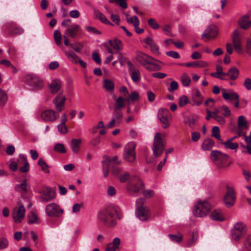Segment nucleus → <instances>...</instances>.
Segmentation results:
<instances>
[{
	"mask_svg": "<svg viewBox=\"0 0 251 251\" xmlns=\"http://www.w3.org/2000/svg\"><path fill=\"white\" fill-rule=\"evenodd\" d=\"M116 210L112 206H108L100 212L98 218L105 226H113L116 224Z\"/></svg>",
	"mask_w": 251,
	"mask_h": 251,
	"instance_id": "1",
	"label": "nucleus"
},
{
	"mask_svg": "<svg viewBox=\"0 0 251 251\" xmlns=\"http://www.w3.org/2000/svg\"><path fill=\"white\" fill-rule=\"evenodd\" d=\"M136 183L133 182L128 183L127 186V189L128 192L131 195H135L140 191L143 190L142 193L146 198H151L154 195V192L153 190H143L144 189V184L139 178H136Z\"/></svg>",
	"mask_w": 251,
	"mask_h": 251,
	"instance_id": "2",
	"label": "nucleus"
},
{
	"mask_svg": "<svg viewBox=\"0 0 251 251\" xmlns=\"http://www.w3.org/2000/svg\"><path fill=\"white\" fill-rule=\"evenodd\" d=\"M210 158L213 162L219 168H226L230 165V163L228 161L229 155L219 151H212L210 153Z\"/></svg>",
	"mask_w": 251,
	"mask_h": 251,
	"instance_id": "3",
	"label": "nucleus"
},
{
	"mask_svg": "<svg viewBox=\"0 0 251 251\" xmlns=\"http://www.w3.org/2000/svg\"><path fill=\"white\" fill-rule=\"evenodd\" d=\"M61 25L66 28L64 35L69 37L75 38L78 35L80 26L77 24H72L71 19H67L63 20Z\"/></svg>",
	"mask_w": 251,
	"mask_h": 251,
	"instance_id": "4",
	"label": "nucleus"
},
{
	"mask_svg": "<svg viewBox=\"0 0 251 251\" xmlns=\"http://www.w3.org/2000/svg\"><path fill=\"white\" fill-rule=\"evenodd\" d=\"M211 208V204L208 201H199L195 206L193 212L195 216L203 217L209 213Z\"/></svg>",
	"mask_w": 251,
	"mask_h": 251,
	"instance_id": "5",
	"label": "nucleus"
},
{
	"mask_svg": "<svg viewBox=\"0 0 251 251\" xmlns=\"http://www.w3.org/2000/svg\"><path fill=\"white\" fill-rule=\"evenodd\" d=\"M248 227L246 224L243 222L236 223L231 229V236L232 240L237 241L241 239L246 234Z\"/></svg>",
	"mask_w": 251,
	"mask_h": 251,
	"instance_id": "6",
	"label": "nucleus"
},
{
	"mask_svg": "<svg viewBox=\"0 0 251 251\" xmlns=\"http://www.w3.org/2000/svg\"><path fill=\"white\" fill-rule=\"evenodd\" d=\"M118 156H115L112 158L108 155H104L102 161V172L104 177H107L109 175L110 166L121 163V161L118 160Z\"/></svg>",
	"mask_w": 251,
	"mask_h": 251,
	"instance_id": "7",
	"label": "nucleus"
},
{
	"mask_svg": "<svg viewBox=\"0 0 251 251\" xmlns=\"http://www.w3.org/2000/svg\"><path fill=\"white\" fill-rule=\"evenodd\" d=\"M165 146V143L163 141L160 133L155 134L154 138V144L152 151L154 155L158 157L163 153Z\"/></svg>",
	"mask_w": 251,
	"mask_h": 251,
	"instance_id": "8",
	"label": "nucleus"
},
{
	"mask_svg": "<svg viewBox=\"0 0 251 251\" xmlns=\"http://www.w3.org/2000/svg\"><path fill=\"white\" fill-rule=\"evenodd\" d=\"M135 148L133 142H129L125 146L123 156L126 161L132 163L135 161L136 156Z\"/></svg>",
	"mask_w": 251,
	"mask_h": 251,
	"instance_id": "9",
	"label": "nucleus"
},
{
	"mask_svg": "<svg viewBox=\"0 0 251 251\" xmlns=\"http://www.w3.org/2000/svg\"><path fill=\"white\" fill-rule=\"evenodd\" d=\"M158 118L161 123L163 128H168L171 124V115L169 110L166 108H160L158 112Z\"/></svg>",
	"mask_w": 251,
	"mask_h": 251,
	"instance_id": "10",
	"label": "nucleus"
},
{
	"mask_svg": "<svg viewBox=\"0 0 251 251\" xmlns=\"http://www.w3.org/2000/svg\"><path fill=\"white\" fill-rule=\"evenodd\" d=\"M63 212V210L61 209L56 203H50L48 204L46 207V214L50 217H59L62 215Z\"/></svg>",
	"mask_w": 251,
	"mask_h": 251,
	"instance_id": "11",
	"label": "nucleus"
},
{
	"mask_svg": "<svg viewBox=\"0 0 251 251\" xmlns=\"http://www.w3.org/2000/svg\"><path fill=\"white\" fill-rule=\"evenodd\" d=\"M232 41L235 50L239 54H242L243 51L241 45L242 37L241 33L237 29L234 30L232 33Z\"/></svg>",
	"mask_w": 251,
	"mask_h": 251,
	"instance_id": "12",
	"label": "nucleus"
},
{
	"mask_svg": "<svg viewBox=\"0 0 251 251\" xmlns=\"http://www.w3.org/2000/svg\"><path fill=\"white\" fill-rule=\"evenodd\" d=\"M26 80L34 90H38L43 87L44 83L43 80L36 75H27L26 76Z\"/></svg>",
	"mask_w": 251,
	"mask_h": 251,
	"instance_id": "13",
	"label": "nucleus"
},
{
	"mask_svg": "<svg viewBox=\"0 0 251 251\" xmlns=\"http://www.w3.org/2000/svg\"><path fill=\"white\" fill-rule=\"evenodd\" d=\"M236 199L235 193L234 190L230 187H226V192L224 197V202L226 207L232 206Z\"/></svg>",
	"mask_w": 251,
	"mask_h": 251,
	"instance_id": "14",
	"label": "nucleus"
},
{
	"mask_svg": "<svg viewBox=\"0 0 251 251\" xmlns=\"http://www.w3.org/2000/svg\"><path fill=\"white\" fill-rule=\"evenodd\" d=\"M58 117V113L51 109L45 110L41 114L42 119L46 122H53Z\"/></svg>",
	"mask_w": 251,
	"mask_h": 251,
	"instance_id": "15",
	"label": "nucleus"
},
{
	"mask_svg": "<svg viewBox=\"0 0 251 251\" xmlns=\"http://www.w3.org/2000/svg\"><path fill=\"white\" fill-rule=\"evenodd\" d=\"M66 98L62 93L58 94L52 100L57 113L61 112L64 109Z\"/></svg>",
	"mask_w": 251,
	"mask_h": 251,
	"instance_id": "16",
	"label": "nucleus"
},
{
	"mask_svg": "<svg viewBox=\"0 0 251 251\" xmlns=\"http://www.w3.org/2000/svg\"><path fill=\"white\" fill-rule=\"evenodd\" d=\"M218 34V27L215 25H210L209 26L205 31L202 34L201 38L202 39L205 38L207 41L210 38H215Z\"/></svg>",
	"mask_w": 251,
	"mask_h": 251,
	"instance_id": "17",
	"label": "nucleus"
},
{
	"mask_svg": "<svg viewBox=\"0 0 251 251\" xmlns=\"http://www.w3.org/2000/svg\"><path fill=\"white\" fill-rule=\"evenodd\" d=\"M137 60L138 62L144 67L148 63L151 61H158L152 57L148 55L147 54L143 52H138L136 56Z\"/></svg>",
	"mask_w": 251,
	"mask_h": 251,
	"instance_id": "18",
	"label": "nucleus"
},
{
	"mask_svg": "<svg viewBox=\"0 0 251 251\" xmlns=\"http://www.w3.org/2000/svg\"><path fill=\"white\" fill-rule=\"evenodd\" d=\"M221 92L223 98L226 100L233 101L235 100L239 99L238 94L236 92H234L232 89L223 88L221 90Z\"/></svg>",
	"mask_w": 251,
	"mask_h": 251,
	"instance_id": "19",
	"label": "nucleus"
},
{
	"mask_svg": "<svg viewBox=\"0 0 251 251\" xmlns=\"http://www.w3.org/2000/svg\"><path fill=\"white\" fill-rule=\"evenodd\" d=\"M128 65L129 67L128 71L131 78L132 80L134 82H137L141 79V73L139 69L132 68V63L130 61H128L127 62Z\"/></svg>",
	"mask_w": 251,
	"mask_h": 251,
	"instance_id": "20",
	"label": "nucleus"
},
{
	"mask_svg": "<svg viewBox=\"0 0 251 251\" xmlns=\"http://www.w3.org/2000/svg\"><path fill=\"white\" fill-rule=\"evenodd\" d=\"M25 209L24 206L20 205L17 208L14 209V211L13 212V218L15 220V222L16 223H19L21 222L22 219H23L25 217Z\"/></svg>",
	"mask_w": 251,
	"mask_h": 251,
	"instance_id": "21",
	"label": "nucleus"
},
{
	"mask_svg": "<svg viewBox=\"0 0 251 251\" xmlns=\"http://www.w3.org/2000/svg\"><path fill=\"white\" fill-rule=\"evenodd\" d=\"M9 35H17L22 34L24 30L18 26L14 22H10L6 24Z\"/></svg>",
	"mask_w": 251,
	"mask_h": 251,
	"instance_id": "22",
	"label": "nucleus"
},
{
	"mask_svg": "<svg viewBox=\"0 0 251 251\" xmlns=\"http://www.w3.org/2000/svg\"><path fill=\"white\" fill-rule=\"evenodd\" d=\"M143 42L150 46V50L153 54L156 55L160 54L159 48L151 38L148 37L144 39Z\"/></svg>",
	"mask_w": 251,
	"mask_h": 251,
	"instance_id": "23",
	"label": "nucleus"
},
{
	"mask_svg": "<svg viewBox=\"0 0 251 251\" xmlns=\"http://www.w3.org/2000/svg\"><path fill=\"white\" fill-rule=\"evenodd\" d=\"M19 165L23 164V166L20 167L19 171L22 173H26L29 170V164L28 162L26 157L24 154H20L19 155V160H18Z\"/></svg>",
	"mask_w": 251,
	"mask_h": 251,
	"instance_id": "24",
	"label": "nucleus"
},
{
	"mask_svg": "<svg viewBox=\"0 0 251 251\" xmlns=\"http://www.w3.org/2000/svg\"><path fill=\"white\" fill-rule=\"evenodd\" d=\"M137 215L138 218L142 221L147 220L150 217V211L146 206H140L137 209Z\"/></svg>",
	"mask_w": 251,
	"mask_h": 251,
	"instance_id": "25",
	"label": "nucleus"
},
{
	"mask_svg": "<svg viewBox=\"0 0 251 251\" xmlns=\"http://www.w3.org/2000/svg\"><path fill=\"white\" fill-rule=\"evenodd\" d=\"M239 74V70L235 67H232L229 69L228 72L224 75H226L230 80L234 81L238 78Z\"/></svg>",
	"mask_w": 251,
	"mask_h": 251,
	"instance_id": "26",
	"label": "nucleus"
},
{
	"mask_svg": "<svg viewBox=\"0 0 251 251\" xmlns=\"http://www.w3.org/2000/svg\"><path fill=\"white\" fill-rule=\"evenodd\" d=\"M121 240L118 237L113 239L112 242L106 245L105 251H116L119 248L120 245Z\"/></svg>",
	"mask_w": 251,
	"mask_h": 251,
	"instance_id": "27",
	"label": "nucleus"
},
{
	"mask_svg": "<svg viewBox=\"0 0 251 251\" xmlns=\"http://www.w3.org/2000/svg\"><path fill=\"white\" fill-rule=\"evenodd\" d=\"M49 87L52 94H56L61 89V82L58 79L53 80Z\"/></svg>",
	"mask_w": 251,
	"mask_h": 251,
	"instance_id": "28",
	"label": "nucleus"
},
{
	"mask_svg": "<svg viewBox=\"0 0 251 251\" xmlns=\"http://www.w3.org/2000/svg\"><path fill=\"white\" fill-rule=\"evenodd\" d=\"M192 102L191 104L193 105H196L197 106H199L202 103L203 98L201 95L200 91L198 90H196L195 93L192 95Z\"/></svg>",
	"mask_w": 251,
	"mask_h": 251,
	"instance_id": "29",
	"label": "nucleus"
},
{
	"mask_svg": "<svg viewBox=\"0 0 251 251\" xmlns=\"http://www.w3.org/2000/svg\"><path fill=\"white\" fill-rule=\"evenodd\" d=\"M250 15L247 14L244 15L239 21V24L241 28L244 29H247L251 26V21H249Z\"/></svg>",
	"mask_w": 251,
	"mask_h": 251,
	"instance_id": "30",
	"label": "nucleus"
},
{
	"mask_svg": "<svg viewBox=\"0 0 251 251\" xmlns=\"http://www.w3.org/2000/svg\"><path fill=\"white\" fill-rule=\"evenodd\" d=\"M129 99H124L122 97H119L114 104V109L121 110L125 106V101H128Z\"/></svg>",
	"mask_w": 251,
	"mask_h": 251,
	"instance_id": "31",
	"label": "nucleus"
},
{
	"mask_svg": "<svg viewBox=\"0 0 251 251\" xmlns=\"http://www.w3.org/2000/svg\"><path fill=\"white\" fill-rule=\"evenodd\" d=\"M82 140L81 139H72L71 142V148L74 153H76L79 152Z\"/></svg>",
	"mask_w": 251,
	"mask_h": 251,
	"instance_id": "32",
	"label": "nucleus"
},
{
	"mask_svg": "<svg viewBox=\"0 0 251 251\" xmlns=\"http://www.w3.org/2000/svg\"><path fill=\"white\" fill-rule=\"evenodd\" d=\"M109 42L110 46L114 50H116L117 52L120 51L123 49V44L120 40L114 39L109 40Z\"/></svg>",
	"mask_w": 251,
	"mask_h": 251,
	"instance_id": "33",
	"label": "nucleus"
},
{
	"mask_svg": "<svg viewBox=\"0 0 251 251\" xmlns=\"http://www.w3.org/2000/svg\"><path fill=\"white\" fill-rule=\"evenodd\" d=\"M208 64L207 62L203 60L193 61L186 63V67L194 68H204L208 66Z\"/></svg>",
	"mask_w": 251,
	"mask_h": 251,
	"instance_id": "34",
	"label": "nucleus"
},
{
	"mask_svg": "<svg viewBox=\"0 0 251 251\" xmlns=\"http://www.w3.org/2000/svg\"><path fill=\"white\" fill-rule=\"evenodd\" d=\"M210 218L214 221H223L225 220L224 216L220 210H213L210 214Z\"/></svg>",
	"mask_w": 251,
	"mask_h": 251,
	"instance_id": "35",
	"label": "nucleus"
},
{
	"mask_svg": "<svg viewBox=\"0 0 251 251\" xmlns=\"http://www.w3.org/2000/svg\"><path fill=\"white\" fill-rule=\"evenodd\" d=\"M215 145L214 141L210 138L205 139L202 145L201 149L203 151H209Z\"/></svg>",
	"mask_w": 251,
	"mask_h": 251,
	"instance_id": "36",
	"label": "nucleus"
},
{
	"mask_svg": "<svg viewBox=\"0 0 251 251\" xmlns=\"http://www.w3.org/2000/svg\"><path fill=\"white\" fill-rule=\"evenodd\" d=\"M154 61H150L144 66L145 68L150 72H154L160 70L161 69V66Z\"/></svg>",
	"mask_w": 251,
	"mask_h": 251,
	"instance_id": "37",
	"label": "nucleus"
},
{
	"mask_svg": "<svg viewBox=\"0 0 251 251\" xmlns=\"http://www.w3.org/2000/svg\"><path fill=\"white\" fill-rule=\"evenodd\" d=\"M15 190L22 194H25L27 191L26 180H24L22 183L16 185Z\"/></svg>",
	"mask_w": 251,
	"mask_h": 251,
	"instance_id": "38",
	"label": "nucleus"
},
{
	"mask_svg": "<svg viewBox=\"0 0 251 251\" xmlns=\"http://www.w3.org/2000/svg\"><path fill=\"white\" fill-rule=\"evenodd\" d=\"M198 238V232L197 230H194L192 234V237L188 240L186 243V246L190 247L195 244Z\"/></svg>",
	"mask_w": 251,
	"mask_h": 251,
	"instance_id": "39",
	"label": "nucleus"
},
{
	"mask_svg": "<svg viewBox=\"0 0 251 251\" xmlns=\"http://www.w3.org/2000/svg\"><path fill=\"white\" fill-rule=\"evenodd\" d=\"M123 112L121 110H114L113 111L112 119L117 122V124L119 125L122 121Z\"/></svg>",
	"mask_w": 251,
	"mask_h": 251,
	"instance_id": "40",
	"label": "nucleus"
},
{
	"mask_svg": "<svg viewBox=\"0 0 251 251\" xmlns=\"http://www.w3.org/2000/svg\"><path fill=\"white\" fill-rule=\"evenodd\" d=\"M226 149H229L232 150H236L239 146L237 143H233L231 140L227 139L226 142L222 143Z\"/></svg>",
	"mask_w": 251,
	"mask_h": 251,
	"instance_id": "41",
	"label": "nucleus"
},
{
	"mask_svg": "<svg viewBox=\"0 0 251 251\" xmlns=\"http://www.w3.org/2000/svg\"><path fill=\"white\" fill-rule=\"evenodd\" d=\"M103 87L109 92H112L114 88V82L110 79H105L103 81Z\"/></svg>",
	"mask_w": 251,
	"mask_h": 251,
	"instance_id": "42",
	"label": "nucleus"
},
{
	"mask_svg": "<svg viewBox=\"0 0 251 251\" xmlns=\"http://www.w3.org/2000/svg\"><path fill=\"white\" fill-rule=\"evenodd\" d=\"M238 128H243L245 129H247L248 128V123L243 116H240L238 118Z\"/></svg>",
	"mask_w": 251,
	"mask_h": 251,
	"instance_id": "43",
	"label": "nucleus"
},
{
	"mask_svg": "<svg viewBox=\"0 0 251 251\" xmlns=\"http://www.w3.org/2000/svg\"><path fill=\"white\" fill-rule=\"evenodd\" d=\"M95 13L97 17L99 18L102 23L106 25H113L110 22L108 21L106 16L100 11H96Z\"/></svg>",
	"mask_w": 251,
	"mask_h": 251,
	"instance_id": "44",
	"label": "nucleus"
},
{
	"mask_svg": "<svg viewBox=\"0 0 251 251\" xmlns=\"http://www.w3.org/2000/svg\"><path fill=\"white\" fill-rule=\"evenodd\" d=\"M66 55L74 64H77L79 59L78 56L73 51L70 50L66 53Z\"/></svg>",
	"mask_w": 251,
	"mask_h": 251,
	"instance_id": "45",
	"label": "nucleus"
},
{
	"mask_svg": "<svg viewBox=\"0 0 251 251\" xmlns=\"http://www.w3.org/2000/svg\"><path fill=\"white\" fill-rule=\"evenodd\" d=\"M169 237L172 241L180 243L183 239V235L180 233H178L177 234H169Z\"/></svg>",
	"mask_w": 251,
	"mask_h": 251,
	"instance_id": "46",
	"label": "nucleus"
},
{
	"mask_svg": "<svg viewBox=\"0 0 251 251\" xmlns=\"http://www.w3.org/2000/svg\"><path fill=\"white\" fill-rule=\"evenodd\" d=\"M126 0H109V2L111 3L115 2L122 8L125 9L127 7Z\"/></svg>",
	"mask_w": 251,
	"mask_h": 251,
	"instance_id": "47",
	"label": "nucleus"
},
{
	"mask_svg": "<svg viewBox=\"0 0 251 251\" xmlns=\"http://www.w3.org/2000/svg\"><path fill=\"white\" fill-rule=\"evenodd\" d=\"M50 189H49L47 194L41 197V201L42 202H48L55 198L54 195H50Z\"/></svg>",
	"mask_w": 251,
	"mask_h": 251,
	"instance_id": "48",
	"label": "nucleus"
},
{
	"mask_svg": "<svg viewBox=\"0 0 251 251\" xmlns=\"http://www.w3.org/2000/svg\"><path fill=\"white\" fill-rule=\"evenodd\" d=\"M38 163L41 167V169L43 171L48 174L50 173V171L48 169L49 166L42 158L39 159Z\"/></svg>",
	"mask_w": 251,
	"mask_h": 251,
	"instance_id": "49",
	"label": "nucleus"
},
{
	"mask_svg": "<svg viewBox=\"0 0 251 251\" xmlns=\"http://www.w3.org/2000/svg\"><path fill=\"white\" fill-rule=\"evenodd\" d=\"M54 39L56 44L58 46L60 45L61 43L62 36L60 31L56 30L54 31Z\"/></svg>",
	"mask_w": 251,
	"mask_h": 251,
	"instance_id": "50",
	"label": "nucleus"
},
{
	"mask_svg": "<svg viewBox=\"0 0 251 251\" xmlns=\"http://www.w3.org/2000/svg\"><path fill=\"white\" fill-rule=\"evenodd\" d=\"M181 81L183 86H188L191 82V79L187 74H183L181 77Z\"/></svg>",
	"mask_w": 251,
	"mask_h": 251,
	"instance_id": "51",
	"label": "nucleus"
},
{
	"mask_svg": "<svg viewBox=\"0 0 251 251\" xmlns=\"http://www.w3.org/2000/svg\"><path fill=\"white\" fill-rule=\"evenodd\" d=\"M212 135L217 140L219 141H222L220 133V129L218 126H215L212 128Z\"/></svg>",
	"mask_w": 251,
	"mask_h": 251,
	"instance_id": "52",
	"label": "nucleus"
},
{
	"mask_svg": "<svg viewBox=\"0 0 251 251\" xmlns=\"http://www.w3.org/2000/svg\"><path fill=\"white\" fill-rule=\"evenodd\" d=\"M126 21L128 23L132 24L134 27L138 26L140 24L138 17L134 16L130 18H127Z\"/></svg>",
	"mask_w": 251,
	"mask_h": 251,
	"instance_id": "53",
	"label": "nucleus"
},
{
	"mask_svg": "<svg viewBox=\"0 0 251 251\" xmlns=\"http://www.w3.org/2000/svg\"><path fill=\"white\" fill-rule=\"evenodd\" d=\"M111 172L114 176L119 177L121 175L122 169L117 166L113 165L112 166Z\"/></svg>",
	"mask_w": 251,
	"mask_h": 251,
	"instance_id": "54",
	"label": "nucleus"
},
{
	"mask_svg": "<svg viewBox=\"0 0 251 251\" xmlns=\"http://www.w3.org/2000/svg\"><path fill=\"white\" fill-rule=\"evenodd\" d=\"M189 103L188 97L183 95L179 98L178 104L180 107H183Z\"/></svg>",
	"mask_w": 251,
	"mask_h": 251,
	"instance_id": "55",
	"label": "nucleus"
},
{
	"mask_svg": "<svg viewBox=\"0 0 251 251\" xmlns=\"http://www.w3.org/2000/svg\"><path fill=\"white\" fill-rule=\"evenodd\" d=\"M54 150L55 151L60 153H65L66 152L64 145L61 143L56 144L54 147Z\"/></svg>",
	"mask_w": 251,
	"mask_h": 251,
	"instance_id": "56",
	"label": "nucleus"
},
{
	"mask_svg": "<svg viewBox=\"0 0 251 251\" xmlns=\"http://www.w3.org/2000/svg\"><path fill=\"white\" fill-rule=\"evenodd\" d=\"M149 25L153 29H157L160 26L154 19L151 18L148 20Z\"/></svg>",
	"mask_w": 251,
	"mask_h": 251,
	"instance_id": "57",
	"label": "nucleus"
},
{
	"mask_svg": "<svg viewBox=\"0 0 251 251\" xmlns=\"http://www.w3.org/2000/svg\"><path fill=\"white\" fill-rule=\"evenodd\" d=\"M38 218L37 215L34 212H31L28 217V223L29 224H35L38 222Z\"/></svg>",
	"mask_w": 251,
	"mask_h": 251,
	"instance_id": "58",
	"label": "nucleus"
},
{
	"mask_svg": "<svg viewBox=\"0 0 251 251\" xmlns=\"http://www.w3.org/2000/svg\"><path fill=\"white\" fill-rule=\"evenodd\" d=\"M57 128L61 134H66L68 132V128L65 124L60 123L57 126Z\"/></svg>",
	"mask_w": 251,
	"mask_h": 251,
	"instance_id": "59",
	"label": "nucleus"
},
{
	"mask_svg": "<svg viewBox=\"0 0 251 251\" xmlns=\"http://www.w3.org/2000/svg\"><path fill=\"white\" fill-rule=\"evenodd\" d=\"M244 245L248 251H251V234L247 237Z\"/></svg>",
	"mask_w": 251,
	"mask_h": 251,
	"instance_id": "60",
	"label": "nucleus"
},
{
	"mask_svg": "<svg viewBox=\"0 0 251 251\" xmlns=\"http://www.w3.org/2000/svg\"><path fill=\"white\" fill-rule=\"evenodd\" d=\"M220 109L224 111L222 114L225 117H229L231 115V111L227 106L223 105L220 107Z\"/></svg>",
	"mask_w": 251,
	"mask_h": 251,
	"instance_id": "61",
	"label": "nucleus"
},
{
	"mask_svg": "<svg viewBox=\"0 0 251 251\" xmlns=\"http://www.w3.org/2000/svg\"><path fill=\"white\" fill-rule=\"evenodd\" d=\"M7 99V95L4 91L0 88V103L4 104Z\"/></svg>",
	"mask_w": 251,
	"mask_h": 251,
	"instance_id": "62",
	"label": "nucleus"
},
{
	"mask_svg": "<svg viewBox=\"0 0 251 251\" xmlns=\"http://www.w3.org/2000/svg\"><path fill=\"white\" fill-rule=\"evenodd\" d=\"M178 89V83L175 81H173L171 82L170 87L168 88V91L173 93L174 91Z\"/></svg>",
	"mask_w": 251,
	"mask_h": 251,
	"instance_id": "63",
	"label": "nucleus"
},
{
	"mask_svg": "<svg viewBox=\"0 0 251 251\" xmlns=\"http://www.w3.org/2000/svg\"><path fill=\"white\" fill-rule=\"evenodd\" d=\"M246 51L247 54L251 56V39H248L247 41Z\"/></svg>",
	"mask_w": 251,
	"mask_h": 251,
	"instance_id": "64",
	"label": "nucleus"
}]
</instances>
